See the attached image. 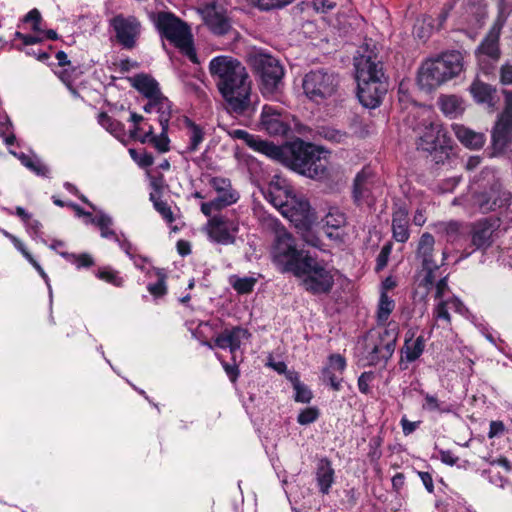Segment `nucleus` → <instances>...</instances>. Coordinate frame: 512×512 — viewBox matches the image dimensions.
<instances>
[{"mask_svg":"<svg viewBox=\"0 0 512 512\" xmlns=\"http://www.w3.org/2000/svg\"><path fill=\"white\" fill-rule=\"evenodd\" d=\"M265 155L312 179L327 176V151L312 143L297 139L283 146L262 144Z\"/></svg>","mask_w":512,"mask_h":512,"instance_id":"nucleus-1","label":"nucleus"},{"mask_svg":"<svg viewBox=\"0 0 512 512\" xmlns=\"http://www.w3.org/2000/svg\"><path fill=\"white\" fill-rule=\"evenodd\" d=\"M209 70L229 112L244 115L256 111L251 99V81L244 66H209Z\"/></svg>","mask_w":512,"mask_h":512,"instance_id":"nucleus-2","label":"nucleus"},{"mask_svg":"<svg viewBox=\"0 0 512 512\" xmlns=\"http://www.w3.org/2000/svg\"><path fill=\"white\" fill-rule=\"evenodd\" d=\"M293 275L300 279L303 288L313 295L328 294L334 286V269L326 261L308 252Z\"/></svg>","mask_w":512,"mask_h":512,"instance_id":"nucleus-3","label":"nucleus"},{"mask_svg":"<svg viewBox=\"0 0 512 512\" xmlns=\"http://www.w3.org/2000/svg\"><path fill=\"white\" fill-rule=\"evenodd\" d=\"M162 37L172 43L188 61L198 64L193 35L189 26L170 12H159L154 18Z\"/></svg>","mask_w":512,"mask_h":512,"instance_id":"nucleus-4","label":"nucleus"},{"mask_svg":"<svg viewBox=\"0 0 512 512\" xmlns=\"http://www.w3.org/2000/svg\"><path fill=\"white\" fill-rule=\"evenodd\" d=\"M357 97L360 103L369 109L380 106L388 90L387 77L382 66H355Z\"/></svg>","mask_w":512,"mask_h":512,"instance_id":"nucleus-5","label":"nucleus"},{"mask_svg":"<svg viewBox=\"0 0 512 512\" xmlns=\"http://www.w3.org/2000/svg\"><path fill=\"white\" fill-rule=\"evenodd\" d=\"M306 253L297 249L294 237L285 229L276 230L271 257L280 272L293 274Z\"/></svg>","mask_w":512,"mask_h":512,"instance_id":"nucleus-6","label":"nucleus"},{"mask_svg":"<svg viewBox=\"0 0 512 512\" xmlns=\"http://www.w3.org/2000/svg\"><path fill=\"white\" fill-rule=\"evenodd\" d=\"M338 83L337 75L324 68H319L305 75L303 89L310 100L319 104L334 94Z\"/></svg>","mask_w":512,"mask_h":512,"instance_id":"nucleus-7","label":"nucleus"},{"mask_svg":"<svg viewBox=\"0 0 512 512\" xmlns=\"http://www.w3.org/2000/svg\"><path fill=\"white\" fill-rule=\"evenodd\" d=\"M209 186L216 192V197L201 204V212L210 216L213 212L221 211L238 202L240 193L236 190L229 178L214 176L209 179Z\"/></svg>","mask_w":512,"mask_h":512,"instance_id":"nucleus-8","label":"nucleus"},{"mask_svg":"<svg viewBox=\"0 0 512 512\" xmlns=\"http://www.w3.org/2000/svg\"><path fill=\"white\" fill-rule=\"evenodd\" d=\"M206 232L211 242L221 245H232L240 229L239 220L228 214L208 216Z\"/></svg>","mask_w":512,"mask_h":512,"instance_id":"nucleus-9","label":"nucleus"},{"mask_svg":"<svg viewBox=\"0 0 512 512\" xmlns=\"http://www.w3.org/2000/svg\"><path fill=\"white\" fill-rule=\"evenodd\" d=\"M463 66H420L417 75L419 87L431 92L440 85L457 77L462 72Z\"/></svg>","mask_w":512,"mask_h":512,"instance_id":"nucleus-10","label":"nucleus"},{"mask_svg":"<svg viewBox=\"0 0 512 512\" xmlns=\"http://www.w3.org/2000/svg\"><path fill=\"white\" fill-rule=\"evenodd\" d=\"M413 130L419 137L418 148L428 152L436 150L438 146H441V138L445 137L442 126L432 120L430 110L422 111V121L415 125Z\"/></svg>","mask_w":512,"mask_h":512,"instance_id":"nucleus-11","label":"nucleus"},{"mask_svg":"<svg viewBox=\"0 0 512 512\" xmlns=\"http://www.w3.org/2000/svg\"><path fill=\"white\" fill-rule=\"evenodd\" d=\"M505 108L500 114L493 130L492 145L496 152H503L512 140V92L504 90Z\"/></svg>","mask_w":512,"mask_h":512,"instance_id":"nucleus-12","label":"nucleus"},{"mask_svg":"<svg viewBox=\"0 0 512 512\" xmlns=\"http://www.w3.org/2000/svg\"><path fill=\"white\" fill-rule=\"evenodd\" d=\"M511 200L512 193L498 184L493 185L489 191L475 193L472 196L473 207L482 214L507 207Z\"/></svg>","mask_w":512,"mask_h":512,"instance_id":"nucleus-13","label":"nucleus"},{"mask_svg":"<svg viewBox=\"0 0 512 512\" xmlns=\"http://www.w3.org/2000/svg\"><path fill=\"white\" fill-rule=\"evenodd\" d=\"M435 239L432 234L423 233L418 241L416 258L421 261L425 275L420 285L428 287L433 285L435 281V272L439 269V265L434 260Z\"/></svg>","mask_w":512,"mask_h":512,"instance_id":"nucleus-14","label":"nucleus"},{"mask_svg":"<svg viewBox=\"0 0 512 512\" xmlns=\"http://www.w3.org/2000/svg\"><path fill=\"white\" fill-rule=\"evenodd\" d=\"M117 42L124 48L132 49L141 33V23L134 16L118 14L110 20Z\"/></svg>","mask_w":512,"mask_h":512,"instance_id":"nucleus-15","label":"nucleus"},{"mask_svg":"<svg viewBox=\"0 0 512 512\" xmlns=\"http://www.w3.org/2000/svg\"><path fill=\"white\" fill-rule=\"evenodd\" d=\"M260 78V90L264 97L278 99L284 86L283 66H256Z\"/></svg>","mask_w":512,"mask_h":512,"instance_id":"nucleus-16","label":"nucleus"},{"mask_svg":"<svg viewBox=\"0 0 512 512\" xmlns=\"http://www.w3.org/2000/svg\"><path fill=\"white\" fill-rule=\"evenodd\" d=\"M449 309L454 310L462 316H467L469 314V310L464 303L457 296L452 295L447 300L435 302L432 309V317L434 320L432 327L443 329H449L451 327L452 319Z\"/></svg>","mask_w":512,"mask_h":512,"instance_id":"nucleus-17","label":"nucleus"},{"mask_svg":"<svg viewBox=\"0 0 512 512\" xmlns=\"http://www.w3.org/2000/svg\"><path fill=\"white\" fill-rule=\"evenodd\" d=\"M250 336L248 330L242 327H234L232 329H225L216 336L214 344L206 343L210 348L218 347L220 349H229L231 359L236 361L237 353L240 350L241 343L244 339Z\"/></svg>","mask_w":512,"mask_h":512,"instance_id":"nucleus-18","label":"nucleus"},{"mask_svg":"<svg viewBox=\"0 0 512 512\" xmlns=\"http://www.w3.org/2000/svg\"><path fill=\"white\" fill-rule=\"evenodd\" d=\"M291 201L292 203L285 208L282 215L289 219L296 228L311 226L314 222V214L309 202L306 199L297 196Z\"/></svg>","mask_w":512,"mask_h":512,"instance_id":"nucleus-19","label":"nucleus"},{"mask_svg":"<svg viewBox=\"0 0 512 512\" xmlns=\"http://www.w3.org/2000/svg\"><path fill=\"white\" fill-rule=\"evenodd\" d=\"M346 360L340 354H332L328 358V364L322 370L323 383L329 385L332 390L342 389L343 373L346 369Z\"/></svg>","mask_w":512,"mask_h":512,"instance_id":"nucleus-20","label":"nucleus"},{"mask_svg":"<svg viewBox=\"0 0 512 512\" xmlns=\"http://www.w3.org/2000/svg\"><path fill=\"white\" fill-rule=\"evenodd\" d=\"M202 14L206 25L213 33L224 35L230 31L229 19L221 7L215 4L206 5L202 9Z\"/></svg>","mask_w":512,"mask_h":512,"instance_id":"nucleus-21","label":"nucleus"},{"mask_svg":"<svg viewBox=\"0 0 512 512\" xmlns=\"http://www.w3.org/2000/svg\"><path fill=\"white\" fill-rule=\"evenodd\" d=\"M260 125L271 135H283L288 129L282 117V110L271 105L263 106Z\"/></svg>","mask_w":512,"mask_h":512,"instance_id":"nucleus-22","label":"nucleus"},{"mask_svg":"<svg viewBox=\"0 0 512 512\" xmlns=\"http://www.w3.org/2000/svg\"><path fill=\"white\" fill-rule=\"evenodd\" d=\"M373 178L371 174L363 169L357 173L353 185V200L358 206L367 204L370 205L374 201L373 193Z\"/></svg>","mask_w":512,"mask_h":512,"instance_id":"nucleus-23","label":"nucleus"},{"mask_svg":"<svg viewBox=\"0 0 512 512\" xmlns=\"http://www.w3.org/2000/svg\"><path fill=\"white\" fill-rule=\"evenodd\" d=\"M296 195L288 185H281L279 182H271L265 194V198L277 208L281 214L285 208L292 203Z\"/></svg>","mask_w":512,"mask_h":512,"instance_id":"nucleus-24","label":"nucleus"},{"mask_svg":"<svg viewBox=\"0 0 512 512\" xmlns=\"http://www.w3.org/2000/svg\"><path fill=\"white\" fill-rule=\"evenodd\" d=\"M503 25L504 20L499 16L477 50L480 55H487L491 60L498 59V41Z\"/></svg>","mask_w":512,"mask_h":512,"instance_id":"nucleus-25","label":"nucleus"},{"mask_svg":"<svg viewBox=\"0 0 512 512\" xmlns=\"http://www.w3.org/2000/svg\"><path fill=\"white\" fill-rule=\"evenodd\" d=\"M147 103L143 109L146 113H157L161 128L169 124L171 119V102L165 96L146 97Z\"/></svg>","mask_w":512,"mask_h":512,"instance_id":"nucleus-26","label":"nucleus"},{"mask_svg":"<svg viewBox=\"0 0 512 512\" xmlns=\"http://www.w3.org/2000/svg\"><path fill=\"white\" fill-rule=\"evenodd\" d=\"M392 235L397 242L405 243L410 237L409 214L405 207H398L392 214Z\"/></svg>","mask_w":512,"mask_h":512,"instance_id":"nucleus-27","label":"nucleus"},{"mask_svg":"<svg viewBox=\"0 0 512 512\" xmlns=\"http://www.w3.org/2000/svg\"><path fill=\"white\" fill-rule=\"evenodd\" d=\"M315 479L320 493L327 495L335 482V471L331 461L324 457L317 464Z\"/></svg>","mask_w":512,"mask_h":512,"instance_id":"nucleus-28","label":"nucleus"},{"mask_svg":"<svg viewBox=\"0 0 512 512\" xmlns=\"http://www.w3.org/2000/svg\"><path fill=\"white\" fill-rule=\"evenodd\" d=\"M493 225L489 219H483L475 223L471 231V241L475 249H486L491 243Z\"/></svg>","mask_w":512,"mask_h":512,"instance_id":"nucleus-29","label":"nucleus"},{"mask_svg":"<svg viewBox=\"0 0 512 512\" xmlns=\"http://www.w3.org/2000/svg\"><path fill=\"white\" fill-rule=\"evenodd\" d=\"M470 92L478 104H485L491 110L495 109L498 97L496 89L491 85L477 80L471 85Z\"/></svg>","mask_w":512,"mask_h":512,"instance_id":"nucleus-30","label":"nucleus"},{"mask_svg":"<svg viewBox=\"0 0 512 512\" xmlns=\"http://www.w3.org/2000/svg\"><path fill=\"white\" fill-rule=\"evenodd\" d=\"M457 139L470 149H480L485 143V136L482 133L470 130L462 125L452 126Z\"/></svg>","mask_w":512,"mask_h":512,"instance_id":"nucleus-31","label":"nucleus"},{"mask_svg":"<svg viewBox=\"0 0 512 512\" xmlns=\"http://www.w3.org/2000/svg\"><path fill=\"white\" fill-rule=\"evenodd\" d=\"M380 329L377 332V339L375 340L378 343L386 346V350L384 352L388 354V352L392 349L395 350L396 342L399 335V326L395 321L387 322L385 325H377Z\"/></svg>","mask_w":512,"mask_h":512,"instance_id":"nucleus-32","label":"nucleus"},{"mask_svg":"<svg viewBox=\"0 0 512 512\" xmlns=\"http://www.w3.org/2000/svg\"><path fill=\"white\" fill-rule=\"evenodd\" d=\"M386 346L376 341L368 343L365 348V359L370 366H385L387 361L392 357L395 350H390L388 354L384 352Z\"/></svg>","mask_w":512,"mask_h":512,"instance_id":"nucleus-33","label":"nucleus"},{"mask_svg":"<svg viewBox=\"0 0 512 512\" xmlns=\"http://www.w3.org/2000/svg\"><path fill=\"white\" fill-rule=\"evenodd\" d=\"M132 86L145 97L164 96L158 82L149 75L137 74L131 78Z\"/></svg>","mask_w":512,"mask_h":512,"instance_id":"nucleus-34","label":"nucleus"},{"mask_svg":"<svg viewBox=\"0 0 512 512\" xmlns=\"http://www.w3.org/2000/svg\"><path fill=\"white\" fill-rule=\"evenodd\" d=\"M378 59L377 45L372 41H366L358 47L354 54V64H382Z\"/></svg>","mask_w":512,"mask_h":512,"instance_id":"nucleus-35","label":"nucleus"},{"mask_svg":"<svg viewBox=\"0 0 512 512\" xmlns=\"http://www.w3.org/2000/svg\"><path fill=\"white\" fill-rule=\"evenodd\" d=\"M438 103L443 114L451 119L461 116L465 111L464 101L456 95H443Z\"/></svg>","mask_w":512,"mask_h":512,"instance_id":"nucleus-36","label":"nucleus"},{"mask_svg":"<svg viewBox=\"0 0 512 512\" xmlns=\"http://www.w3.org/2000/svg\"><path fill=\"white\" fill-rule=\"evenodd\" d=\"M169 124L164 128H161L160 135H154V129L149 126V130L144 132L143 135L139 136L141 143H151L161 153L169 150V138L167 136Z\"/></svg>","mask_w":512,"mask_h":512,"instance_id":"nucleus-37","label":"nucleus"},{"mask_svg":"<svg viewBox=\"0 0 512 512\" xmlns=\"http://www.w3.org/2000/svg\"><path fill=\"white\" fill-rule=\"evenodd\" d=\"M10 152L20 160L22 165L34 172L36 175L42 177H47L49 175V168L36 155H27L23 152Z\"/></svg>","mask_w":512,"mask_h":512,"instance_id":"nucleus-38","label":"nucleus"},{"mask_svg":"<svg viewBox=\"0 0 512 512\" xmlns=\"http://www.w3.org/2000/svg\"><path fill=\"white\" fill-rule=\"evenodd\" d=\"M394 309L395 301L388 295V293L381 291L376 312L377 325H385L389 322V317Z\"/></svg>","mask_w":512,"mask_h":512,"instance_id":"nucleus-39","label":"nucleus"},{"mask_svg":"<svg viewBox=\"0 0 512 512\" xmlns=\"http://www.w3.org/2000/svg\"><path fill=\"white\" fill-rule=\"evenodd\" d=\"M185 126L187 128L188 144L187 151L195 152L199 149L200 144L204 140V131L202 127L194 123L191 119L185 118Z\"/></svg>","mask_w":512,"mask_h":512,"instance_id":"nucleus-40","label":"nucleus"},{"mask_svg":"<svg viewBox=\"0 0 512 512\" xmlns=\"http://www.w3.org/2000/svg\"><path fill=\"white\" fill-rule=\"evenodd\" d=\"M95 221L93 225L97 226L100 230V235L103 238L113 239L114 241H118L119 236L112 229L113 219L111 216L103 212L102 210H98L96 208Z\"/></svg>","mask_w":512,"mask_h":512,"instance_id":"nucleus-41","label":"nucleus"},{"mask_svg":"<svg viewBox=\"0 0 512 512\" xmlns=\"http://www.w3.org/2000/svg\"><path fill=\"white\" fill-rule=\"evenodd\" d=\"M424 397L422 409L428 412H436L439 414H448L453 411L452 405L441 401L436 395L429 394L427 392H421Z\"/></svg>","mask_w":512,"mask_h":512,"instance_id":"nucleus-42","label":"nucleus"},{"mask_svg":"<svg viewBox=\"0 0 512 512\" xmlns=\"http://www.w3.org/2000/svg\"><path fill=\"white\" fill-rule=\"evenodd\" d=\"M346 215L338 208H331L326 216L322 219L324 228L327 229L326 234L328 237L333 238V233L328 229L338 230L346 225Z\"/></svg>","mask_w":512,"mask_h":512,"instance_id":"nucleus-43","label":"nucleus"},{"mask_svg":"<svg viewBox=\"0 0 512 512\" xmlns=\"http://www.w3.org/2000/svg\"><path fill=\"white\" fill-rule=\"evenodd\" d=\"M53 72L67 87H71L82 74L80 66H53Z\"/></svg>","mask_w":512,"mask_h":512,"instance_id":"nucleus-44","label":"nucleus"},{"mask_svg":"<svg viewBox=\"0 0 512 512\" xmlns=\"http://www.w3.org/2000/svg\"><path fill=\"white\" fill-rule=\"evenodd\" d=\"M424 348L425 340L422 336H418L413 342H411V338H406L403 347L405 359L408 362L417 360L422 355Z\"/></svg>","mask_w":512,"mask_h":512,"instance_id":"nucleus-45","label":"nucleus"},{"mask_svg":"<svg viewBox=\"0 0 512 512\" xmlns=\"http://www.w3.org/2000/svg\"><path fill=\"white\" fill-rule=\"evenodd\" d=\"M256 283L257 279L252 276L239 277L232 275L229 277V284L239 294L251 293Z\"/></svg>","mask_w":512,"mask_h":512,"instance_id":"nucleus-46","label":"nucleus"},{"mask_svg":"<svg viewBox=\"0 0 512 512\" xmlns=\"http://www.w3.org/2000/svg\"><path fill=\"white\" fill-rule=\"evenodd\" d=\"M95 276L115 287H122L124 283V279L120 273L110 266L99 267L95 271Z\"/></svg>","mask_w":512,"mask_h":512,"instance_id":"nucleus-47","label":"nucleus"},{"mask_svg":"<svg viewBox=\"0 0 512 512\" xmlns=\"http://www.w3.org/2000/svg\"><path fill=\"white\" fill-rule=\"evenodd\" d=\"M444 512H471L465 499L457 492L451 491L444 499Z\"/></svg>","mask_w":512,"mask_h":512,"instance_id":"nucleus-48","label":"nucleus"},{"mask_svg":"<svg viewBox=\"0 0 512 512\" xmlns=\"http://www.w3.org/2000/svg\"><path fill=\"white\" fill-rule=\"evenodd\" d=\"M463 60V53L460 50L452 49L438 53L436 56L427 59L426 63L461 64Z\"/></svg>","mask_w":512,"mask_h":512,"instance_id":"nucleus-49","label":"nucleus"},{"mask_svg":"<svg viewBox=\"0 0 512 512\" xmlns=\"http://www.w3.org/2000/svg\"><path fill=\"white\" fill-rule=\"evenodd\" d=\"M232 137L245 141L250 147L254 148L265 155V150L262 144H273L272 142L264 141L249 134L246 130L235 129L231 132Z\"/></svg>","mask_w":512,"mask_h":512,"instance_id":"nucleus-50","label":"nucleus"},{"mask_svg":"<svg viewBox=\"0 0 512 512\" xmlns=\"http://www.w3.org/2000/svg\"><path fill=\"white\" fill-rule=\"evenodd\" d=\"M59 254L68 262L74 264L77 267V269L88 268L94 264L93 258L88 253L75 254L68 252H59Z\"/></svg>","mask_w":512,"mask_h":512,"instance_id":"nucleus-51","label":"nucleus"},{"mask_svg":"<svg viewBox=\"0 0 512 512\" xmlns=\"http://www.w3.org/2000/svg\"><path fill=\"white\" fill-rule=\"evenodd\" d=\"M435 288L434 300L435 302H439L441 300H447L450 296V287L448 285V276H443L439 279L435 276V281L433 285L425 287L427 290L431 288Z\"/></svg>","mask_w":512,"mask_h":512,"instance_id":"nucleus-52","label":"nucleus"},{"mask_svg":"<svg viewBox=\"0 0 512 512\" xmlns=\"http://www.w3.org/2000/svg\"><path fill=\"white\" fill-rule=\"evenodd\" d=\"M437 228L440 232L446 235V239L448 242L454 243L457 241L460 230V224L458 222H441L437 224Z\"/></svg>","mask_w":512,"mask_h":512,"instance_id":"nucleus-53","label":"nucleus"},{"mask_svg":"<svg viewBox=\"0 0 512 512\" xmlns=\"http://www.w3.org/2000/svg\"><path fill=\"white\" fill-rule=\"evenodd\" d=\"M150 199L153 202L155 210L163 217V219L167 223H172L174 221V216L168 203L159 197H156L154 194L150 195Z\"/></svg>","mask_w":512,"mask_h":512,"instance_id":"nucleus-54","label":"nucleus"},{"mask_svg":"<svg viewBox=\"0 0 512 512\" xmlns=\"http://www.w3.org/2000/svg\"><path fill=\"white\" fill-rule=\"evenodd\" d=\"M248 62L250 64H279V60L260 49H253L248 53Z\"/></svg>","mask_w":512,"mask_h":512,"instance_id":"nucleus-55","label":"nucleus"},{"mask_svg":"<svg viewBox=\"0 0 512 512\" xmlns=\"http://www.w3.org/2000/svg\"><path fill=\"white\" fill-rule=\"evenodd\" d=\"M432 32V24L430 19L417 20L413 28V34L416 38L425 41Z\"/></svg>","mask_w":512,"mask_h":512,"instance_id":"nucleus-56","label":"nucleus"},{"mask_svg":"<svg viewBox=\"0 0 512 512\" xmlns=\"http://www.w3.org/2000/svg\"><path fill=\"white\" fill-rule=\"evenodd\" d=\"M301 234L303 241L312 247L321 248V239L312 231L311 226L305 228H297Z\"/></svg>","mask_w":512,"mask_h":512,"instance_id":"nucleus-57","label":"nucleus"},{"mask_svg":"<svg viewBox=\"0 0 512 512\" xmlns=\"http://www.w3.org/2000/svg\"><path fill=\"white\" fill-rule=\"evenodd\" d=\"M261 10L269 11L272 9L283 8L293 0H251Z\"/></svg>","mask_w":512,"mask_h":512,"instance_id":"nucleus-58","label":"nucleus"},{"mask_svg":"<svg viewBox=\"0 0 512 512\" xmlns=\"http://www.w3.org/2000/svg\"><path fill=\"white\" fill-rule=\"evenodd\" d=\"M319 417V411L315 407H308L302 410L298 417L297 421L301 425H308L315 422Z\"/></svg>","mask_w":512,"mask_h":512,"instance_id":"nucleus-59","label":"nucleus"},{"mask_svg":"<svg viewBox=\"0 0 512 512\" xmlns=\"http://www.w3.org/2000/svg\"><path fill=\"white\" fill-rule=\"evenodd\" d=\"M294 390H295V401L296 402H301V403L310 402V400L312 398V392L307 386L300 383L299 381H296L294 383Z\"/></svg>","mask_w":512,"mask_h":512,"instance_id":"nucleus-60","label":"nucleus"},{"mask_svg":"<svg viewBox=\"0 0 512 512\" xmlns=\"http://www.w3.org/2000/svg\"><path fill=\"white\" fill-rule=\"evenodd\" d=\"M375 375L371 371L363 372L358 377V389L363 394H369L371 392L370 383L374 380Z\"/></svg>","mask_w":512,"mask_h":512,"instance_id":"nucleus-61","label":"nucleus"},{"mask_svg":"<svg viewBox=\"0 0 512 512\" xmlns=\"http://www.w3.org/2000/svg\"><path fill=\"white\" fill-rule=\"evenodd\" d=\"M392 252V243H386L382 248L376 259V270L384 269L388 263L389 256Z\"/></svg>","mask_w":512,"mask_h":512,"instance_id":"nucleus-62","label":"nucleus"},{"mask_svg":"<svg viewBox=\"0 0 512 512\" xmlns=\"http://www.w3.org/2000/svg\"><path fill=\"white\" fill-rule=\"evenodd\" d=\"M129 153L131 157L141 166V167H149L153 164L154 159L150 153L142 152L138 153L134 149H130Z\"/></svg>","mask_w":512,"mask_h":512,"instance_id":"nucleus-63","label":"nucleus"},{"mask_svg":"<svg viewBox=\"0 0 512 512\" xmlns=\"http://www.w3.org/2000/svg\"><path fill=\"white\" fill-rule=\"evenodd\" d=\"M42 21V16L38 9L34 8L31 11L27 13V15L24 17V22H31L32 23V29L35 32H42L40 28V23Z\"/></svg>","mask_w":512,"mask_h":512,"instance_id":"nucleus-64","label":"nucleus"}]
</instances>
